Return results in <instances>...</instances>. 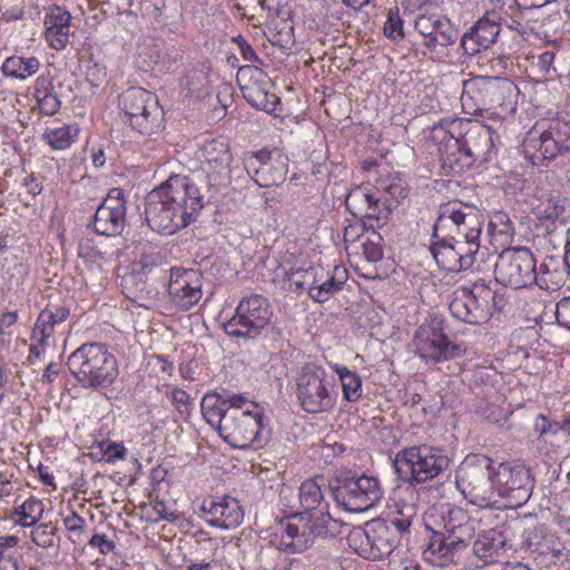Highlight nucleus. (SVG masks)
Segmentation results:
<instances>
[{"label":"nucleus","instance_id":"f257e3e1","mask_svg":"<svg viewBox=\"0 0 570 570\" xmlns=\"http://www.w3.org/2000/svg\"><path fill=\"white\" fill-rule=\"evenodd\" d=\"M202 188L190 177L171 175L146 196L147 225L153 230L167 235L187 227L207 202Z\"/></svg>","mask_w":570,"mask_h":570},{"label":"nucleus","instance_id":"f03ea898","mask_svg":"<svg viewBox=\"0 0 570 570\" xmlns=\"http://www.w3.org/2000/svg\"><path fill=\"white\" fill-rule=\"evenodd\" d=\"M466 126L461 138L451 135L439 148L443 165L452 170L460 171L475 161L488 163L497 154L499 136L491 127L471 120Z\"/></svg>","mask_w":570,"mask_h":570},{"label":"nucleus","instance_id":"7ed1b4c3","mask_svg":"<svg viewBox=\"0 0 570 570\" xmlns=\"http://www.w3.org/2000/svg\"><path fill=\"white\" fill-rule=\"evenodd\" d=\"M67 367L85 389L108 387L119 374L115 355L99 342L81 344L68 356Z\"/></svg>","mask_w":570,"mask_h":570},{"label":"nucleus","instance_id":"20e7f679","mask_svg":"<svg viewBox=\"0 0 570 570\" xmlns=\"http://www.w3.org/2000/svg\"><path fill=\"white\" fill-rule=\"evenodd\" d=\"M475 534L474 521L462 509L449 512L443 531L432 530L428 547L424 550L426 559L444 567L454 562L455 556L466 549Z\"/></svg>","mask_w":570,"mask_h":570},{"label":"nucleus","instance_id":"39448f33","mask_svg":"<svg viewBox=\"0 0 570 570\" xmlns=\"http://www.w3.org/2000/svg\"><path fill=\"white\" fill-rule=\"evenodd\" d=\"M298 523L288 522L278 542V549L285 552L301 553L307 550L316 539L335 537L338 521L328 512V504L316 511L301 512L294 517Z\"/></svg>","mask_w":570,"mask_h":570},{"label":"nucleus","instance_id":"423d86ee","mask_svg":"<svg viewBox=\"0 0 570 570\" xmlns=\"http://www.w3.org/2000/svg\"><path fill=\"white\" fill-rule=\"evenodd\" d=\"M202 413L212 428H223V421L228 415L234 420L245 419L244 424L253 422L258 428H265L268 424L262 405L248 401L242 394H232L226 390L207 393L202 401Z\"/></svg>","mask_w":570,"mask_h":570},{"label":"nucleus","instance_id":"0eeeda50","mask_svg":"<svg viewBox=\"0 0 570 570\" xmlns=\"http://www.w3.org/2000/svg\"><path fill=\"white\" fill-rule=\"evenodd\" d=\"M495 465L487 455H468L456 472V487L464 498L478 507H489L495 500Z\"/></svg>","mask_w":570,"mask_h":570},{"label":"nucleus","instance_id":"6e6552de","mask_svg":"<svg viewBox=\"0 0 570 570\" xmlns=\"http://www.w3.org/2000/svg\"><path fill=\"white\" fill-rule=\"evenodd\" d=\"M450 465L441 451L429 446H410L399 451L393 468L399 479L409 484H419L436 478Z\"/></svg>","mask_w":570,"mask_h":570},{"label":"nucleus","instance_id":"1a4fd4ad","mask_svg":"<svg viewBox=\"0 0 570 570\" xmlns=\"http://www.w3.org/2000/svg\"><path fill=\"white\" fill-rule=\"evenodd\" d=\"M202 174L195 179L197 186H203L207 202H210L222 188L229 184V164L232 154L225 137H217L204 142L202 147Z\"/></svg>","mask_w":570,"mask_h":570},{"label":"nucleus","instance_id":"9d476101","mask_svg":"<svg viewBox=\"0 0 570 570\" xmlns=\"http://www.w3.org/2000/svg\"><path fill=\"white\" fill-rule=\"evenodd\" d=\"M517 90L508 78L476 76L463 81L462 106L476 115L509 102Z\"/></svg>","mask_w":570,"mask_h":570},{"label":"nucleus","instance_id":"9b49d317","mask_svg":"<svg viewBox=\"0 0 570 570\" xmlns=\"http://www.w3.org/2000/svg\"><path fill=\"white\" fill-rule=\"evenodd\" d=\"M119 108L125 121L142 136H150L161 125V109L155 94L131 87L119 97Z\"/></svg>","mask_w":570,"mask_h":570},{"label":"nucleus","instance_id":"f8f14e48","mask_svg":"<svg viewBox=\"0 0 570 570\" xmlns=\"http://www.w3.org/2000/svg\"><path fill=\"white\" fill-rule=\"evenodd\" d=\"M413 345L416 354L425 361L439 363L453 360L465 354L462 343L451 342L443 328V321L431 317L415 331Z\"/></svg>","mask_w":570,"mask_h":570},{"label":"nucleus","instance_id":"ddd939ff","mask_svg":"<svg viewBox=\"0 0 570 570\" xmlns=\"http://www.w3.org/2000/svg\"><path fill=\"white\" fill-rule=\"evenodd\" d=\"M272 315L271 304L264 296L255 294L244 297L234 316L224 323V330L233 337L254 338L266 327Z\"/></svg>","mask_w":570,"mask_h":570},{"label":"nucleus","instance_id":"4468645a","mask_svg":"<svg viewBox=\"0 0 570 570\" xmlns=\"http://www.w3.org/2000/svg\"><path fill=\"white\" fill-rule=\"evenodd\" d=\"M492 266L497 282L513 288L531 285L537 278V263L527 247L504 249Z\"/></svg>","mask_w":570,"mask_h":570},{"label":"nucleus","instance_id":"2eb2a0df","mask_svg":"<svg viewBox=\"0 0 570 570\" xmlns=\"http://www.w3.org/2000/svg\"><path fill=\"white\" fill-rule=\"evenodd\" d=\"M332 382L325 370L315 364L302 367L296 379V392L302 407L309 413L326 411L333 405Z\"/></svg>","mask_w":570,"mask_h":570},{"label":"nucleus","instance_id":"dca6fc26","mask_svg":"<svg viewBox=\"0 0 570 570\" xmlns=\"http://www.w3.org/2000/svg\"><path fill=\"white\" fill-rule=\"evenodd\" d=\"M494 485L495 497L505 498L510 507H520L530 499L534 480L524 465L502 462L495 466Z\"/></svg>","mask_w":570,"mask_h":570},{"label":"nucleus","instance_id":"f3484780","mask_svg":"<svg viewBox=\"0 0 570 570\" xmlns=\"http://www.w3.org/2000/svg\"><path fill=\"white\" fill-rule=\"evenodd\" d=\"M449 224H452L455 228V237L480 238L484 216L476 206L462 202H451L441 207L440 215L433 226V237L438 238L439 230L449 227Z\"/></svg>","mask_w":570,"mask_h":570},{"label":"nucleus","instance_id":"a211bd4d","mask_svg":"<svg viewBox=\"0 0 570 570\" xmlns=\"http://www.w3.org/2000/svg\"><path fill=\"white\" fill-rule=\"evenodd\" d=\"M244 167L259 187L281 185L288 171L286 157L264 149L247 154Z\"/></svg>","mask_w":570,"mask_h":570},{"label":"nucleus","instance_id":"6ab92c4d","mask_svg":"<svg viewBox=\"0 0 570 570\" xmlns=\"http://www.w3.org/2000/svg\"><path fill=\"white\" fill-rule=\"evenodd\" d=\"M91 224L99 235L117 236L122 233L126 226V199L122 189H110L97 208Z\"/></svg>","mask_w":570,"mask_h":570},{"label":"nucleus","instance_id":"aec40b11","mask_svg":"<svg viewBox=\"0 0 570 570\" xmlns=\"http://www.w3.org/2000/svg\"><path fill=\"white\" fill-rule=\"evenodd\" d=\"M165 284L171 302L183 311L190 309L203 296L200 274L193 268H170Z\"/></svg>","mask_w":570,"mask_h":570},{"label":"nucleus","instance_id":"412c9836","mask_svg":"<svg viewBox=\"0 0 570 570\" xmlns=\"http://www.w3.org/2000/svg\"><path fill=\"white\" fill-rule=\"evenodd\" d=\"M525 157L533 166L559 155L570 154V136L558 128L544 130L539 137H529L523 144Z\"/></svg>","mask_w":570,"mask_h":570},{"label":"nucleus","instance_id":"4be33fe9","mask_svg":"<svg viewBox=\"0 0 570 570\" xmlns=\"http://www.w3.org/2000/svg\"><path fill=\"white\" fill-rule=\"evenodd\" d=\"M336 497L344 500L347 509L354 511L368 510L382 498V490L375 478L362 475L360 478L346 479L337 488Z\"/></svg>","mask_w":570,"mask_h":570},{"label":"nucleus","instance_id":"5701e85b","mask_svg":"<svg viewBox=\"0 0 570 570\" xmlns=\"http://www.w3.org/2000/svg\"><path fill=\"white\" fill-rule=\"evenodd\" d=\"M497 19L494 10L487 12L475 24L460 35V48L464 55L474 56L495 43L501 30Z\"/></svg>","mask_w":570,"mask_h":570},{"label":"nucleus","instance_id":"b1692460","mask_svg":"<svg viewBox=\"0 0 570 570\" xmlns=\"http://www.w3.org/2000/svg\"><path fill=\"white\" fill-rule=\"evenodd\" d=\"M456 255L460 261L459 269L476 273L489 272L493 265V256L487 247H481L480 238L473 239L464 237H454Z\"/></svg>","mask_w":570,"mask_h":570},{"label":"nucleus","instance_id":"393cba45","mask_svg":"<svg viewBox=\"0 0 570 570\" xmlns=\"http://www.w3.org/2000/svg\"><path fill=\"white\" fill-rule=\"evenodd\" d=\"M45 38L50 48L57 51L63 50L69 42L71 14L56 4L45 8Z\"/></svg>","mask_w":570,"mask_h":570},{"label":"nucleus","instance_id":"a878e982","mask_svg":"<svg viewBox=\"0 0 570 570\" xmlns=\"http://www.w3.org/2000/svg\"><path fill=\"white\" fill-rule=\"evenodd\" d=\"M203 510L213 517L209 523L222 529L236 528L244 519L242 505L232 497L204 502Z\"/></svg>","mask_w":570,"mask_h":570},{"label":"nucleus","instance_id":"bb28decb","mask_svg":"<svg viewBox=\"0 0 570 570\" xmlns=\"http://www.w3.org/2000/svg\"><path fill=\"white\" fill-rule=\"evenodd\" d=\"M521 544L522 548L539 554H551L554 560H560L569 552L567 546L557 535L547 532L543 527L528 529Z\"/></svg>","mask_w":570,"mask_h":570},{"label":"nucleus","instance_id":"cd10ccee","mask_svg":"<svg viewBox=\"0 0 570 570\" xmlns=\"http://www.w3.org/2000/svg\"><path fill=\"white\" fill-rule=\"evenodd\" d=\"M468 292L478 307L481 320L487 322L495 311H501L505 305L504 294L493 289L484 279L473 283L468 287Z\"/></svg>","mask_w":570,"mask_h":570},{"label":"nucleus","instance_id":"c85d7f7f","mask_svg":"<svg viewBox=\"0 0 570 570\" xmlns=\"http://www.w3.org/2000/svg\"><path fill=\"white\" fill-rule=\"evenodd\" d=\"M134 274L141 277L160 279L164 284L170 274L165 256L156 250L142 252L131 264Z\"/></svg>","mask_w":570,"mask_h":570},{"label":"nucleus","instance_id":"c756f323","mask_svg":"<svg viewBox=\"0 0 570 570\" xmlns=\"http://www.w3.org/2000/svg\"><path fill=\"white\" fill-rule=\"evenodd\" d=\"M432 28V33L423 41V46L431 53H442L445 48L455 45L460 38L459 29L445 16L439 14V21Z\"/></svg>","mask_w":570,"mask_h":570},{"label":"nucleus","instance_id":"7c9ffc66","mask_svg":"<svg viewBox=\"0 0 570 570\" xmlns=\"http://www.w3.org/2000/svg\"><path fill=\"white\" fill-rule=\"evenodd\" d=\"M234 449H262L271 439V430H214Z\"/></svg>","mask_w":570,"mask_h":570},{"label":"nucleus","instance_id":"2f4dec72","mask_svg":"<svg viewBox=\"0 0 570 570\" xmlns=\"http://www.w3.org/2000/svg\"><path fill=\"white\" fill-rule=\"evenodd\" d=\"M569 274L570 268L564 264L563 258L548 256L539 266L534 283L546 291H554L564 284Z\"/></svg>","mask_w":570,"mask_h":570},{"label":"nucleus","instance_id":"473e14b6","mask_svg":"<svg viewBox=\"0 0 570 570\" xmlns=\"http://www.w3.org/2000/svg\"><path fill=\"white\" fill-rule=\"evenodd\" d=\"M386 530L372 534L361 529L355 530L353 532V540L361 541L358 553L366 559H379L390 554L393 550V544L384 537Z\"/></svg>","mask_w":570,"mask_h":570},{"label":"nucleus","instance_id":"72a5a7b5","mask_svg":"<svg viewBox=\"0 0 570 570\" xmlns=\"http://www.w3.org/2000/svg\"><path fill=\"white\" fill-rule=\"evenodd\" d=\"M269 80L254 81L242 86L243 97L256 109L273 112L279 102L278 97L268 90Z\"/></svg>","mask_w":570,"mask_h":570},{"label":"nucleus","instance_id":"f704fd0d","mask_svg":"<svg viewBox=\"0 0 570 570\" xmlns=\"http://www.w3.org/2000/svg\"><path fill=\"white\" fill-rule=\"evenodd\" d=\"M70 312L66 306H60L56 311L43 309L40 312L32 330V340L40 345H46L47 340L53 334L55 327L65 322Z\"/></svg>","mask_w":570,"mask_h":570},{"label":"nucleus","instance_id":"c9c22d12","mask_svg":"<svg viewBox=\"0 0 570 570\" xmlns=\"http://www.w3.org/2000/svg\"><path fill=\"white\" fill-rule=\"evenodd\" d=\"M451 314L460 321L469 324H482L480 313L468 287H460L453 293V298L450 303Z\"/></svg>","mask_w":570,"mask_h":570},{"label":"nucleus","instance_id":"e433bc0d","mask_svg":"<svg viewBox=\"0 0 570 570\" xmlns=\"http://www.w3.org/2000/svg\"><path fill=\"white\" fill-rule=\"evenodd\" d=\"M508 546V540L502 531L490 529L479 534L473 543V551L479 559H492L500 557V552Z\"/></svg>","mask_w":570,"mask_h":570},{"label":"nucleus","instance_id":"4c0bfd02","mask_svg":"<svg viewBox=\"0 0 570 570\" xmlns=\"http://www.w3.org/2000/svg\"><path fill=\"white\" fill-rule=\"evenodd\" d=\"M33 96L42 115L53 116L59 111L61 101L51 78L38 77Z\"/></svg>","mask_w":570,"mask_h":570},{"label":"nucleus","instance_id":"58836bf2","mask_svg":"<svg viewBox=\"0 0 570 570\" xmlns=\"http://www.w3.org/2000/svg\"><path fill=\"white\" fill-rule=\"evenodd\" d=\"M431 254L436 261L438 265L452 273L462 272L459 269L460 261L456 255L455 244L453 236L451 238H441L432 243L430 247Z\"/></svg>","mask_w":570,"mask_h":570},{"label":"nucleus","instance_id":"ea45409f","mask_svg":"<svg viewBox=\"0 0 570 570\" xmlns=\"http://www.w3.org/2000/svg\"><path fill=\"white\" fill-rule=\"evenodd\" d=\"M78 134L79 128L76 125L47 127L41 135V140L47 142L53 150H65L75 142Z\"/></svg>","mask_w":570,"mask_h":570},{"label":"nucleus","instance_id":"a19ab883","mask_svg":"<svg viewBox=\"0 0 570 570\" xmlns=\"http://www.w3.org/2000/svg\"><path fill=\"white\" fill-rule=\"evenodd\" d=\"M40 68V61L36 57L23 58L20 56H12L4 60L2 63V72L7 77L24 80L35 75Z\"/></svg>","mask_w":570,"mask_h":570},{"label":"nucleus","instance_id":"79ce46f5","mask_svg":"<svg viewBox=\"0 0 570 570\" xmlns=\"http://www.w3.org/2000/svg\"><path fill=\"white\" fill-rule=\"evenodd\" d=\"M89 449L92 459L97 461L105 460L107 463L125 460L127 454V449L122 442L118 443L110 439L95 440Z\"/></svg>","mask_w":570,"mask_h":570},{"label":"nucleus","instance_id":"37998d69","mask_svg":"<svg viewBox=\"0 0 570 570\" xmlns=\"http://www.w3.org/2000/svg\"><path fill=\"white\" fill-rule=\"evenodd\" d=\"M324 269L321 266H311L308 268H298L288 275L289 287L293 291L307 289L308 294L311 288H314L317 281H322Z\"/></svg>","mask_w":570,"mask_h":570},{"label":"nucleus","instance_id":"c03bdc74","mask_svg":"<svg viewBox=\"0 0 570 570\" xmlns=\"http://www.w3.org/2000/svg\"><path fill=\"white\" fill-rule=\"evenodd\" d=\"M317 480L323 481L322 476H316L313 480L304 481L299 487V501L301 505L305 509L304 512L316 511L324 507L323 493Z\"/></svg>","mask_w":570,"mask_h":570},{"label":"nucleus","instance_id":"a18cd8bd","mask_svg":"<svg viewBox=\"0 0 570 570\" xmlns=\"http://www.w3.org/2000/svg\"><path fill=\"white\" fill-rule=\"evenodd\" d=\"M346 277L338 278L324 272L322 281H317L311 288L309 297L317 303L327 302L335 293L342 289Z\"/></svg>","mask_w":570,"mask_h":570},{"label":"nucleus","instance_id":"49530a36","mask_svg":"<svg viewBox=\"0 0 570 570\" xmlns=\"http://www.w3.org/2000/svg\"><path fill=\"white\" fill-rule=\"evenodd\" d=\"M336 373L340 377L343 396L348 402H355L362 396V379L345 366H337Z\"/></svg>","mask_w":570,"mask_h":570},{"label":"nucleus","instance_id":"de8ad7c7","mask_svg":"<svg viewBox=\"0 0 570 570\" xmlns=\"http://www.w3.org/2000/svg\"><path fill=\"white\" fill-rule=\"evenodd\" d=\"M43 510L42 501L30 497L14 509L13 514L20 517L19 523L22 527H31L41 519Z\"/></svg>","mask_w":570,"mask_h":570},{"label":"nucleus","instance_id":"09e8293b","mask_svg":"<svg viewBox=\"0 0 570 570\" xmlns=\"http://www.w3.org/2000/svg\"><path fill=\"white\" fill-rule=\"evenodd\" d=\"M372 194L367 187L357 186L353 188L345 199L346 208L354 217H360L366 212V206L372 202Z\"/></svg>","mask_w":570,"mask_h":570},{"label":"nucleus","instance_id":"8fccbe9b","mask_svg":"<svg viewBox=\"0 0 570 570\" xmlns=\"http://www.w3.org/2000/svg\"><path fill=\"white\" fill-rule=\"evenodd\" d=\"M31 540L40 548L49 549L58 547L59 537L56 534V528L51 523H41L31 532Z\"/></svg>","mask_w":570,"mask_h":570},{"label":"nucleus","instance_id":"3c124183","mask_svg":"<svg viewBox=\"0 0 570 570\" xmlns=\"http://www.w3.org/2000/svg\"><path fill=\"white\" fill-rule=\"evenodd\" d=\"M383 32L393 41H400L404 38L403 20L400 17L399 8L390 9Z\"/></svg>","mask_w":570,"mask_h":570},{"label":"nucleus","instance_id":"603ef678","mask_svg":"<svg viewBox=\"0 0 570 570\" xmlns=\"http://www.w3.org/2000/svg\"><path fill=\"white\" fill-rule=\"evenodd\" d=\"M320 449L322 458H324L326 463H330L334 458L346 451L347 446L344 443L338 442L335 434H327L322 440Z\"/></svg>","mask_w":570,"mask_h":570},{"label":"nucleus","instance_id":"864d4df0","mask_svg":"<svg viewBox=\"0 0 570 570\" xmlns=\"http://www.w3.org/2000/svg\"><path fill=\"white\" fill-rule=\"evenodd\" d=\"M561 27V16L560 13L554 12L539 22L537 27V32L539 35H542L544 38L550 39L560 31Z\"/></svg>","mask_w":570,"mask_h":570},{"label":"nucleus","instance_id":"5fc2aeb1","mask_svg":"<svg viewBox=\"0 0 570 570\" xmlns=\"http://www.w3.org/2000/svg\"><path fill=\"white\" fill-rule=\"evenodd\" d=\"M206 76L203 71L197 69H191L188 73L181 79L180 83L184 88L188 90L189 94H198L205 85Z\"/></svg>","mask_w":570,"mask_h":570},{"label":"nucleus","instance_id":"6e6d98bb","mask_svg":"<svg viewBox=\"0 0 570 570\" xmlns=\"http://www.w3.org/2000/svg\"><path fill=\"white\" fill-rule=\"evenodd\" d=\"M439 21V14L435 13H422L415 18L414 28L420 36L423 37V41L432 33V26Z\"/></svg>","mask_w":570,"mask_h":570},{"label":"nucleus","instance_id":"4d7b16f0","mask_svg":"<svg viewBox=\"0 0 570 570\" xmlns=\"http://www.w3.org/2000/svg\"><path fill=\"white\" fill-rule=\"evenodd\" d=\"M556 318L560 326L570 331V296L564 297L557 303Z\"/></svg>","mask_w":570,"mask_h":570},{"label":"nucleus","instance_id":"13d9d810","mask_svg":"<svg viewBox=\"0 0 570 570\" xmlns=\"http://www.w3.org/2000/svg\"><path fill=\"white\" fill-rule=\"evenodd\" d=\"M556 55L553 51H544L539 56L538 67L540 71L547 77L557 76V68L554 67Z\"/></svg>","mask_w":570,"mask_h":570},{"label":"nucleus","instance_id":"bf43d9fd","mask_svg":"<svg viewBox=\"0 0 570 570\" xmlns=\"http://www.w3.org/2000/svg\"><path fill=\"white\" fill-rule=\"evenodd\" d=\"M63 524L68 531L79 537V534L83 531L86 521L78 513L72 512L70 515L63 519Z\"/></svg>","mask_w":570,"mask_h":570},{"label":"nucleus","instance_id":"052dcab7","mask_svg":"<svg viewBox=\"0 0 570 570\" xmlns=\"http://www.w3.org/2000/svg\"><path fill=\"white\" fill-rule=\"evenodd\" d=\"M363 253L371 263H376L383 257V248L374 240H367L363 244Z\"/></svg>","mask_w":570,"mask_h":570},{"label":"nucleus","instance_id":"680f3d73","mask_svg":"<svg viewBox=\"0 0 570 570\" xmlns=\"http://www.w3.org/2000/svg\"><path fill=\"white\" fill-rule=\"evenodd\" d=\"M89 544L94 548H98L101 553L107 554L115 549V543L111 540H108L105 534H94Z\"/></svg>","mask_w":570,"mask_h":570},{"label":"nucleus","instance_id":"e2e57ef3","mask_svg":"<svg viewBox=\"0 0 570 570\" xmlns=\"http://www.w3.org/2000/svg\"><path fill=\"white\" fill-rule=\"evenodd\" d=\"M24 187L27 189V193L35 198L37 195H39L42 191V181L40 178L35 176H29L24 180Z\"/></svg>","mask_w":570,"mask_h":570},{"label":"nucleus","instance_id":"0e129e2a","mask_svg":"<svg viewBox=\"0 0 570 570\" xmlns=\"http://www.w3.org/2000/svg\"><path fill=\"white\" fill-rule=\"evenodd\" d=\"M412 524L411 514H405V518L393 517L390 520V525L400 533H406Z\"/></svg>","mask_w":570,"mask_h":570},{"label":"nucleus","instance_id":"69168bd1","mask_svg":"<svg viewBox=\"0 0 570 570\" xmlns=\"http://www.w3.org/2000/svg\"><path fill=\"white\" fill-rule=\"evenodd\" d=\"M1 570H23L20 558L13 556H6L0 559Z\"/></svg>","mask_w":570,"mask_h":570},{"label":"nucleus","instance_id":"338daca9","mask_svg":"<svg viewBox=\"0 0 570 570\" xmlns=\"http://www.w3.org/2000/svg\"><path fill=\"white\" fill-rule=\"evenodd\" d=\"M384 189L391 199H394L396 203L407 196V190L400 184H390Z\"/></svg>","mask_w":570,"mask_h":570},{"label":"nucleus","instance_id":"774afa93","mask_svg":"<svg viewBox=\"0 0 570 570\" xmlns=\"http://www.w3.org/2000/svg\"><path fill=\"white\" fill-rule=\"evenodd\" d=\"M0 12L1 19L7 22L19 20L23 16V10L18 7L7 8L4 6H1Z\"/></svg>","mask_w":570,"mask_h":570}]
</instances>
